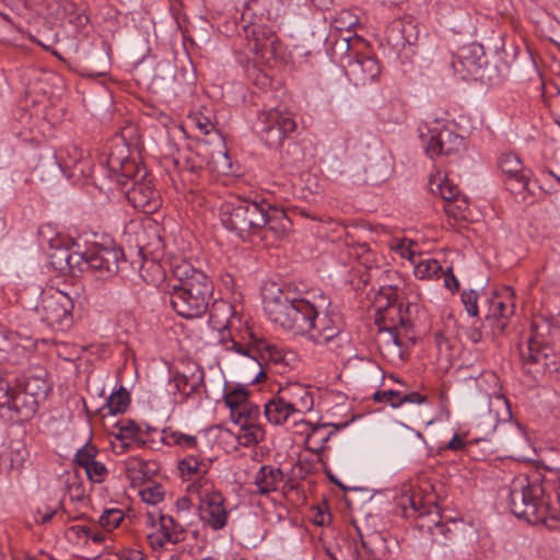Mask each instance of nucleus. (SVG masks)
<instances>
[{"label":"nucleus","mask_w":560,"mask_h":560,"mask_svg":"<svg viewBox=\"0 0 560 560\" xmlns=\"http://www.w3.org/2000/svg\"><path fill=\"white\" fill-rule=\"evenodd\" d=\"M262 305L268 319L294 337H305L313 319L331 305L324 292H296L290 287L276 284L264 289Z\"/></svg>","instance_id":"obj_1"},{"label":"nucleus","mask_w":560,"mask_h":560,"mask_svg":"<svg viewBox=\"0 0 560 560\" xmlns=\"http://www.w3.org/2000/svg\"><path fill=\"white\" fill-rule=\"evenodd\" d=\"M174 278L164 289L174 312L186 319L199 318L209 310L213 294V283L208 276L183 261L174 267Z\"/></svg>","instance_id":"obj_2"},{"label":"nucleus","mask_w":560,"mask_h":560,"mask_svg":"<svg viewBox=\"0 0 560 560\" xmlns=\"http://www.w3.org/2000/svg\"><path fill=\"white\" fill-rule=\"evenodd\" d=\"M107 166L109 176L119 186L132 183L126 190V197L133 208L147 214L161 208L162 197L153 184V176L143 165L129 159L125 144H118L110 150Z\"/></svg>","instance_id":"obj_3"},{"label":"nucleus","mask_w":560,"mask_h":560,"mask_svg":"<svg viewBox=\"0 0 560 560\" xmlns=\"http://www.w3.org/2000/svg\"><path fill=\"white\" fill-rule=\"evenodd\" d=\"M550 481L540 472L515 477L509 487V505L511 512L528 523L546 522L549 513L547 491Z\"/></svg>","instance_id":"obj_4"},{"label":"nucleus","mask_w":560,"mask_h":560,"mask_svg":"<svg viewBox=\"0 0 560 560\" xmlns=\"http://www.w3.org/2000/svg\"><path fill=\"white\" fill-rule=\"evenodd\" d=\"M265 201L234 198L221 207L220 219L223 226L244 241L255 242L265 226Z\"/></svg>","instance_id":"obj_5"},{"label":"nucleus","mask_w":560,"mask_h":560,"mask_svg":"<svg viewBox=\"0 0 560 560\" xmlns=\"http://www.w3.org/2000/svg\"><path fill=\"white\" fill-rule=\"evenodd\" d=\"M532 329V336L526 345H521L518 350L525 373L532 375L534 380H539L558 372L560 361L553 348L538 334L535 324Z\"/></svg>","instance_id":"obj_6"},{"label":"nucleus","mask_w":560,"mask_h":560,"mask_svg":"<svg viewBox=\"0 0 560 560\" xmlns=\"http://www.w3.org/2000/svg\"><path fill=\"white\" fill-rule=\"evenodd\" d=\"M73 300L68 293L50 287L42 290L34 311L43 323L65 331L73 324Z\"/></svg>","instance_id":"obj_7"},{"label":"nucleus","mask_w":560,"mask_h":560,"mask_svg":"<svg viewBox=\"0 0 560 560\" xmlns=\"http://www.w3.org/2000/svg\"><path fill=\"white\" fill-rule=\"evenodd\" d=\"M408 308L404 312L402 305H396V299L387 295V306L384 313L375 319V325L381 337V342L388 349L400 352L404 347V338H409L408 334L412 327L408 316Z\"/></svg>","instance_id":"obj_8"},{"label":"nucleus","mask_w":560,"mask_h":560,"mask_svg":"<svg viewBox=\"0 0 560 560\" xmlns=\"http://www.w3.org/2000/svg\"><path fill=\"white\" fill-rule=\"evenodd\" d=\"M19 377L12 373L0 376V409L16 416L18 420L30 419L38 402L18 386Z\"/></svg>","instance_id":"obj_9"},{"label":"nucleus","mask_w":560,"mask_h":560,"mask_svg":"<svg viewBox=\"0 0 560 560\" xmlns=\"http://www.w3.org/2000/svg\"><path fill=\"white\" fill-rule=\"evenodd\" d=\"M207 151V145H198L197 150L178 152L176 156L171 158L167 162L171 163L183 183L192 184L205 168L212 172L220 171L217 162L208 158Z\"/></svg>","instance_id":"obj_10"},{"label":"nucleus","mask_w":560,"mask_h":560,"mask_svg":"<svg viewBox=\"0 0 560 560\" xmlns=\"http://www.w3.org/2000/svg\"><path fill=\"white\" fill-rule=\"evenodd\" d=\"M258 119V132L270 148L281 145L284 138L296 128L293 115L279 108H271L261 113Z\"/></svg>","instance_id":"obj_11"},{"label":"nucleus","mask_w":560,"mask_h":560,"mask_svg":"<svg viewBox=\"0 0 560 560\" xmlns=\"http://www.w3.org/2000/svg\"><path fill=\"white\" fill-rule=\"evenodd\" d=\"M419 131L425 152L432 159L440 155H456L464 148V139L448 129L436 131L424 126L420 127Z\"/></svg>","instance_id":"obj_12"},{"label":"nucleus","mask_w":560,"mask_h":560,"mask_svg":"<svg viewBox=\"0 0 560 560\" xmlns=\"http://www.w3.org/2000/svg\"><path fill=\"white\" fill-rule=\"evenodd\" d=\"M311 325L304 339L314 345H328L341 334L343 319L339 312L329 306L323 310Z\"/></svg>","instance_id":"obj_13"},{"label":"nucleus","mask_w":560,"mask_h":560,"mask_svg":"<svg viewBox=\"0 0 560 560\" xmlns=\"http://www.w3.org/2000/svg\"><path fill=\"white\" fill-rule=\"evenodd\" d=\"M159 524H155L153 513H148L147 524L152 526V532L147 538L150 546L156 550L165 547L166 544H177L184 540V528L170 515H159Z\"/></svg>","instance_id":"obj_14"},{"label":"nucleus","mask_w":560,"mask_h":560,"mask_svg":"<svg viewBox=\"0 0 560 560\" xmlns=\"http://www.w3.org/2000/svg\"><path fill=\"white\" fill-rule=\"evenodd\" d=\"M200 498L199 513L200 518L212 529H222L229 517V512L224 506L225 499L219 491L206 488L198 493Z\"/></svg>","instance_id":"obj_15"},{"label":"nucleus","mask_w":560,"mask_h":560,"mask_svg":"<svg viewBox=\"0 0 560 560\" xmlns=\"http://www.w3.org/2000/svg\"><path fill=\"white\" fill-rule=\"evenodd\" d=\"M382 68L375 56L355 54L348 61L346 74L355 86H365L378 80Z\"/></svg>","instance_id":"obj_16"},{"label":"nucleus","mask_w":560,"mask_h":560,"mask_svg":"<svg viewBox=\"0 0 560 560\" xmlns=\"http://www.w3.org/2000/svg\"><path fill=\"white\" fill-rule=\"evenodd\" d=\"M212 459L201 456L200 454H188L178 462V470L180 476L187 480H194L189 490L199 493L206 488H211L209 480L206 478L212 466Z\"/></svg>","instance_id":"obj_17"},{"label":"nucleus","mask_w":560,"mask_h":560,"mask_svg":"<svg viewBox=\"0 0 560 560\" xmlns=\"http://www.w3.org/2000/svg\"><path fill=\"white\" fill-rule=\"evenodd\" d=\"M124 253L117 247L95 245L88 249V269L106 276H114L119 270V261Z\"/></svg>","instance_id":"obj_18"},{"label":"nucleus","mask_w":560,"mask_h":560,"mask_svg":"<svg viewBox=\"0 0 560 560\" xmlns=\"http://www.w3.org/2000/svg\"><path fill=\"white\" fill-rule=\"evenodd\" d=\"M248 39V49L264 59L276 54L277 36L275 32L265 25L250 24L244 27Z\"/></svg>","instance_id":"obj_19"},{"label":"nucleus","mask_w":560,"mask_h":560,"mask_svg":"<svg viewBox=\"0 0 560 560\" xmlns=\"http://www.w3.org/2000/svg\"><path fill=\"white\" fill-rule=\"evenodd\" d=\"M419 30L410 16L394 20L386 30L387 42L396 49H404L417 43Z\"/></svg>","instance_id":"obj_20"},{"label":"nucleus","mask_w":560,"mask_h":560,"mask_svg":"<svg viewBox=\"0 0 560 560\" xmlns=\"http://www.w3.org/2000/svg\"><path fill=\"white\" fill-rule=\"evenodd\" d=\"M277 395L287 404H290L291 409L298 416H302L313 409V396L308 388L301 383H288L284 386H280Z\"/></svg>","instance_id":"obj_21"},{"label":"nucleus","mask_w":560,"mask_h":560,"mask_svg":"<svg viewBox=\"0 0 560 560\" xmlns=\"http://www.w3.org/2000/svg\"><path fill=\"white\" fill-rule=\"evenodd\" d=\"M499 166L508 176L505 186L511 192H520L527 188L528 177L524 173L522 162L516 154H502L499 160Z\"/></svg>","instance_id":"obj_22"},{"label":"nucleus","mask_w":560,"mask_h":560,"mask_svg":"<svg viewBox=\"0 0 560 560\" xmlns=\"http://www.w3.org/2000/svg\"><path fill=\"white\" fill-rule=\"evenodd\" d=\"M265 226L261 228V234L258 240H280L288 231L291 222L283 210L271 207L265 201Z\"/></svg>","instance_id":"obj_23"},{"label":"nucleus","mask_w":560,"mask_h":560,"mask_svg":"<svg viewBox=\"0 0 560 560\" xmlns=\"http://www.w3.org/2000/svg\"><path fill=\"white\" fill-rule=\"evenodd\" d=\"M514 292L512 288L505 287L501 294L491 299L488 319L498 320L499 329L503 330L506 327L508 319L514 314Z\"/></svg>","instance_id":"obj_24"},{"label":"nucleus","mask_w":560,"mask_h":560,"mask_svg":"<svg viewBox=\"0 0 560 560\" xmlns=\"http://www.w3.org/2000/svg\"><path fill=\"white\" fill-rule=\"evenodd\" d=\"M175 388L185 398H190L203 386L205 372L197 366L190 374L176 373L173 377Z\"/></svg>","instance_id":"obj_25"},{"label":"nucleus","mask_w":560,"mask_h":560,"mask_svg":"<svg viewBox=\"0 0 560 560\" xmlns=\"http://www.w3.org/2000/svg\"><path fill=\"white\" fill-rule=\"evenodd\" d=\"M481 418H486V425L488 431L495 430L500 421L505 422L511 418V410L508 399L501 395L490 398L488 412L487 415L481 416Z\"/></svg>","instance_id":"obj_26"},{"label":"nucleus","mask_w":560,"mask_h":560,"mask_svg":"<svg viewBox=\"0 0 560 560\" xmlns=\"http://www.w3.org/2000/svg\"><path fill=\"white\" fill-rule=\"evenodd\" d=\"M283 480V472L280 468L264 465L255 475V485L259 494H269L278 489Z\"/></svg>","instance_id":"obj_27"},{"label":"nucleus","mask_w":560,"mask_h":560,"mask_svg":"<svg viewBox=\"0 0 560 560\" xmlns=\"http://www.w3.org/2000/svg\"><path fill=\"white\" fill-rule=\"evenodd\" d=\"M264 411L267 420L276 425L283 424L290 417L296 413L291 409L290 404H287L277 394L265 404Z\"/></svg>","instance_id":"obj_28"},{"label":"nucleus","mask_w":560,"mask_h":560,"mask_svg":"<svg viewBox=\"0 0 560 560\" xmlns=\"http://www.w3.org/2000/svg\"><path fill=\"white\" fill-rule=\"evenodd\" d=\"M429 188L432 194L441 196L445 203L462 195L458 186L454 184L446 175H432L429 179Z\"/></svg>","instance_id":"obj_29"},{"label":"nucleus","mask_w":560,"mask_h":560,"mask_svg":"<svg viewBox=\"0 0 560 560\" xmlns=\"http://www.w3.org/2000/svg\"><path fill=\"white\" fill-rule=\"evenodd\" d=\"M140 427L132 420H122L114 427L113 435L120 442L121 452L140 441Z\"/></svg>","instance_id":"obj_30"},{"label":"nucleus","mask_w":560,"mask_h":560,"mask_svg":"<svg viewBox=\"0 0 560 560\" xmlns=\"http://www.w3.org/2000/svg\"><path fill=\"white\" fill-rule=\"evenodd\" d=\"M208 311L210 322L217 329L230 326L235 314L233 305L223 300L214 301Z\"/></svg>","instance_id":"obj_31"},{"label":"nucleus","mask_w":560,"mask_h":560,"mask_svg":"<svg viewBox=\"0 0 560 560\" xmlns=\"http://www.w3.org/2000/svg\"><path fill=\"white\" fill-rule=\"evenodd\" d=\"M18 386L32 398H35L37 402H39V399L45 398L49 390L46 380L40 375H30L24 380L19 378Z\"/></svg>","instance_id":"obj_32"},{"label":"nucleus","mask_w":560,"mask_h":560,"mask_svg":"<svg viewBox=\"0 0 560 560\" xmlns=\"http://www.w3.org/2000/svg\"><path fill=\"white\" fill-rule=\"evenodd\" d=\"M162 441L168 446H178L183 450H197L198 446L196 435L186 434L172 429L162 431Z\"/></svg>","instance_id":"obj_33"},{"label":"nucleus","mask_w":560,"mask_h":560,"mask_svg":"<svg viewBox=\"0 0 560 560\" xmlns=\"http://www.w3.org/2000/svg\"><path fill=\"white\" fill-rule=\"evenodd\" d=\"M261 358L266 361L268 368L272 364L278 368L277 371L279 373H283L284 369L294 360V354L292 352H284L276 346L266 345Z\"/></svg>","instance_id":"obj_34"},{"label":"nucleus","mask_w":560,"mask_h":560,"mask_svg":"<svg viewBox=\"0 0 560 560\" xmlns=\"http://www.w3.org/2000/svg\"><path fill=\"white\" fill-rule=\"evenodd\" d=\"M361 547L355 548L357 560H378L376 546L383 545V539L380 534H372L364 538L360 535Z\"/></svg>","instance_id":"obj_35"},{"label":"nucleus","mask_w":560,"mask_h":560,"mask_svg":"<svg viewBox=\"0 0 560 560\" xmlns=\"http://www.w3.org/2000/svg\"><path fill=\"white\" fill-rule=\"evenodd\" d=\"M455 72L462 74L463 78L474 77L477 74L479 65L470 55V50L463 48L452 62Z\"/></svg>","instance_id":"obj_36"},{"label":"nucleus","mask_w":560,"mask_h":560,"mask_svg":"<svg viewBox=\"0 0 560 560\" xmlns=\"http://www.w3.org/2000/svg\"><path fill=\"white\" fill-rule=\"evenodd\" d=\"M240 432L237 433V441L243 446H253L261 442L265 438L264 429L257 423L238 424Z\"/></svg>","instance_id":"obj_37"},{"label":"nucleus","mask_w":560,"mask_h":560,"mask_svg":"<svg viewBox=\"0 0 560 560\" xmlns=\"http://www.w3.org/2000/svg\"><path fill=\"white\" fill-rule=\"evenodd\" d=\"M260 415V409L257 405L247 400L243 404L240 409L233 410L231 412V419L236 424H248L256 423Z\"/></svg>","instance_id":"obj_38"},{"label":"nucleus","mask_w":560,"mask_h":560,"mask_svg":"<svg viewBox=\"0 0 560 560\" xmlns=\"http://www.w3.org/2000/svg\"><path fill=\"white\" fill-rule=\"evenodd\" d=\"M140 277L149 284L156 283L163 277L161 265L154 259L141 257L139 265Z\"/></svg>","instance_id":"obj_39"},{"label":"nucleus","mask_w":560,"mask_h":560,"mask_svg":"<svg viewBox=\"0 0 560 560\" xmlns=\"http://www.w3.org/2000/svg\"><path fill=\"white\" fill-rule=\"evenodd\" d=\"M440 272H442V266L433 258L421 259L415 266V276L418 279L440 278Z\"/></svg>","instance_id":"obj_40"},{"label":"nucleus","mask_w":560,"mask_h":560,"mask_svg":"<svg viewBox=\"0 0 560 560\" xmlns=\"http://www.w3.org/2000/svg\"><path fill=\"white\" fill-rule=\"evenodd\" d=\"M444 211L448 217H452L455 220H467L469 215V209L466 196L460 195L454 200L445 203Z\"/></svg>","instance_id":"obj_41"},{"label":"nucleus","mask_w":560,"mask_h":560,"mask_svg":"<svg viewBox=\"0 0 560 560\" xmlns=\"http://www.w3.org/2000/svg\"><path fill=\"white\" fill-rule=\"evenodd\" d=\"M130 402L129 393L121 387L119 390L113 393L108 399L106 407L110 415H117L124 412Z\"/></svg>","instance_id":"obj_42"},{"label":"nucleus","mask_w":560,"mask_h":560,"mask_svg":"<svg viewBox=\"0 0 560 560\" xmlns=\"http://www.w3.org/2000/svg\"><path fill=\"white\" fill-rule=\"evenodd\" d=\"M224 402L229 407L230 411L240 409L248 399V392L243 386H237L232 389L224 390Z\"/></svg>","instance_id":"obj_43"},{"label":"nucleus","mask_w":560,"mask_h":560,"mask_svg":"<svg viewBox=\"0 0 560 560\" xmlns=\"http://www.w3.org/2000/svg\"><path fill=\"white\" fill-rule=\"evenodd\" d=\"M70 258L69 247H57L49 254V264L55 269L63 275H68L69 265L68 259Z\"/></svg>","instance_id":"obj_44"},{"label":"nucleus","mask_w":560,"mask_h":560,"mask_svg":"<svg viewBox=\"0 0 560 560\" xmlns=\"http://www.w3.org/2000/svg\"><path fill=\"white\" fill-rule=\"evenodd\" d=\"M98 453V450L96 446L86 443L82 447H80L75 455H74V463L79 467L85 469L88 468L93 462L95 460V457Z\"/></svg>","instance_id":"obj_45"},{"label":"nucleus","mask_w":560,"mask_h":560,"mask_svg":"<svg viewBox=\"0 0 560 560\" xmlns=\"http://www.w3.org/2000/svg\"><path fill=\"white\" fill-rule=\"evenodd\" d=\"M69 272L68 275L77 276L88 269V250L84 253L73 250L70 248V258L68 259Z\"/></svg>","instance_id":"obj_46"},{"label":"nucleus","mask_w":560,"mask_h":560,"mask_svg":"<svg viewBox=\"0 0 560 560\" xmlns=\"http://www.w3.org/2000/svg\"><path fill=\"white\" fill-rule=\"evenodd\" d=\"M124 520V514L120 510L112 509L106 510L100 516V525L107 532L118 527Z\"/></svg>","instance_id":"obj_47"},{"label":"nucleus","mask_w":560,"mask_h":560,"mask_svg":"<svg viewBox=\"0 0 560 560\" xmlns=\"http://www.w3.org/2000/svg\"><path fill=\"white\" fill-rule=\"evenodd\" d=\"M139 494L143 502L151 505H155L164 499L162 486L156 483L144 487L140 490Z\"/></svg>","instance_id":"obj_48"},{"label":"nucleus","mask_w":560,"mask_h":560,"mask_svg":"<svg viewBox=\"0 0 560 560\" xmlns=\"http://www.w3.org/2000/svg\"><path fill=\"white\" fill-rule=\"evenodd\" d=\"M359 23L357 15L348 10H343L334 19V26L338 31H351Z\"/></svg>","instance_id":"obj_49"},{"label":"nucleus","mask_w":560,"mask_h":560,"mask_svg":"<svg viewBox=\"0 0 560 560\" xmlns=\"http://www.w3.org/2000/svg\"><path fill=\"white\" fill-rule=\"evenodd\" d=\"M128 477L132 480H140L149 477V464L143 460L135 459L128 464Z\"/></svg>","instance_id":"obj_50"},{"label":"nucleus","mask_w":560,"mask_h":560,"mask_svg":"<svg viewBox=\"0 0 560 560\" xmlns=\"http://www.w3.org/2000/svg\"><path fill=\"white\" fill-rule=\"evenodd\" d=\"M84 472L92 482H102L107 475V468L103 463L95 459L93 464L84 469Z\"/></svg>","instance_id":"obj_51"},{"label":"nucleus","mask_w":560,"mask_h":560,"mask_svg":"<svg viewBox=\"0 0 560 560\" xmlns=\"http://www.w3.org/2000/svg\"><path fill=\"white\" fill-rule=\"evenodd\" d=\"M400 398V392L399 390H377L373 395V399L376 402H385L390 405L393 408L399 407V402L397 400Z\"/></svg>","instance_id":"obj_52"},{"label":"nucleus","mask_w":560,"mask_h":560,"mask_svg":"<svg viewBox=\"0 0 560 560\" xmlns=\"http://www.w3.org/2000/svg\"><path fill=\"white\" fill-rule=\"evenodd\" d=\"M462 301H463V304L465 305L467 313L470 316L478 315V305H477L478 293L476 291H474V290L464 291L462 293Z\"/></svg>","instance_id":"obj_53"},{"label":"nucleus","mask_w":560,"mask_h":560,"mask_svg":"<svg viewBox=\"0 0 560 560\" xmlns=\"http://www.w3.org/2000/svg\"><path fill=\"white\" fill-rule=\"evenodd\" d=\"M410 505L418 516L430 515L432 511L435 510L430 503H424L421 498L415 495L410 499Z\"/></svg>","instance_id":"obj_54"},{"label":"nucleus","mask_w":560,"mask_h":560,"mask_svg":"<svg viewBox=\"0 0 560 560\" xmlns=\"http://www.w3.org/2000/svg\"><path fill=\"white\" fill-rule=\"evenodd\" d=\"M67 488L71 500L81 501L84 498V488L80 482L75 480L70 481L68 479Z\"/></svg>","instance_id":"obj_55"},{"label":"nucleus","mask_w":560,"mask_h":560,"mask_svg":"<svg viewBox=\"0 0 560 560\" xmlns=\"http://www.w3.org/2000/svg\"><path fill=\"white\" fill-rule=\"evenodd\" d=\"M427 401V396L421 395L418 392H411L408 394H404L400 392V398L397 400L399 406L402 404H423Z\"/></svg>","instance_id":"obj_56"},{"label":"nucleus","mask_w":560,"mask_h":560,"mask_svg":"<svg viewBox=\"0 0 560 560\" xmlns=\"http://www.w3.org/2000/svg\"><path fill=\"white\" fill-rule=\"evenodd\" d=\"M444 277V284L450 290H457L459 288V282L456 277L452 272V268L448 267L445 271L442 269L440 272V277Z\"/></svg>","instance_id":"obj_57"},{"label":"nucleus","mask_w":560,"mask_h":560,"mask_svg":"<svg viewBox=\"0 0 560 560\" xmlns=\"http://www.w3.org/2000/svg\"><path fill=\"white\" fill-rule=\"evenodd\" d=\"M37 513L40 515V518L37 520V522H39L40 524H45L49 522L52 518V516L57 513V509L45 505L43 508H39L37 510Z\"/></svg>","instance_id":"obj_58"},{"label":"nucleus","mask_w":560,"mask_h":560,"mask_svg":"<svg viewBox=\"0 0 560 560\" xmlns=\"http://www.w3.org/2000/svg\"><path fill=\"white\" fill-rule=\"evenodd\" d=\"M233 349L240 354L247 355V357L252 358L254 361H256L258 363V365L260 368H262L261 363L256 359V355L254 354L253 349L246 348L245 346H243L242 343H238V342H233Z\"/></svg>","instance_id":"obj_59"},{"label":"nucleus","mask_w":560,"mask_h":560,"mask_svg":"<svg viewBox=\"0 0 560 560\" xmlns=\"http://www.w3.org/2000/svg\"><path fill=\"white\" fill-rule=\"evenodd\" d=\"M70 533H73L77 537H86L91 534V527L85 525H73L69 528Z\"/></svg>","instance_id":"obj_60"},{"label":"nucleus","mask_w":560,"mask_h":560,"mask_svg":"<svg viewBox=\"0 0 560 560\" xmlns=\"http://www.w3.org/2000/svg\"><path fill=\"white\" fill-rule=\"evenodd\" d=\"M465 446V443H464V440L458 436L457 434H455L452 440L448 442L447 444V450H452V451H459V450H463Z\"/></svg>","instance_id":"obj_61"},{"label":"nucleus","mask_w":560,"mask_h":560,"mask_svg":"<svg viewBox=\"0 0 560 560\" xmlns=\"http://www.w3.org/2000/svg\"><path fill=\"white\" fill-rule=\"evenodd\" d=\"M86 538L91 539L95 544H102L105 540V534L91 528V534L86 535Z\"/></svg>","instance_id":"obj_62"},{"label":"nucleus","mask_w":560,"mask_h":560,"mask_svg":"<svg viewBox=\"0 0 560 560\" xmlns=\"http://www.w3.org/2000/svg\"><path fill=\"white\" fill-rule=\"evenodd\" d=\"M197 126L205 135L210 133L211 129H213V125L208 118H203V121L199 119Z\"/></svg>","instance_id":"obj_63"},{"label":"nucleus","mask_w":560,"mask_h":560,"mask_svg":"<svg viewBox=\"0 0 560 560\" xmlns=\"http://www.w3.org/2000/svg\"><path fill=\"white\" fill-rule=\"evenodd\" d=\"M74 153H75V158H73V160L70 161V162L63 160V158L60 155L59 159L62 160V162L65 163L66 167H70L72 165L74 166L77 164L78 160L82 156V153L79 152L75 148H74Z\"/></svg>","instance_id":"obj_64"}]
</instances>
